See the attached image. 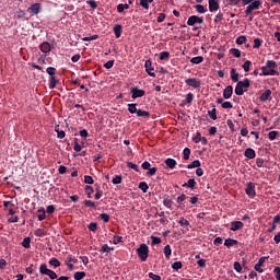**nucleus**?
Listing matches in <instances>:
<instances>
[{"label":"nucleus","mask_w":280,"mask_h":280,"mask_svg":"<svg viewBox=\"0 0 280 280\" xmlns=\"http://www.w3.org/2000/svg\"><path fill=\"white\" fill-rule=\"evenodd\" d=\"M275 69H277V61L268 60L266 66L261 67V75H279V72Z\"/></svg>","instance_id":"f257e3e1"},{"label":"nucleus","mask_w":280,"mask_h":280,"mask_svg":"<svg viewBox=\"0 0 280 280\" xmlns=\"http://www.w3.org/2000/svg\"><path fill=\"white\" fill-rule=\"evenodd\" d=\"M250 86V81L245 79L243 81H238L235 88V95H244L248 88Z\"/></svg>","instance_id":"f03ea898"},{"label":"nucleus","mask_w":280,"mask_h":280,"mask_svg":"<svg viewBox=\"0 0 280 280\" xmlns=\"http://www.w3.org/2000/svg\"><path fill=\"white\" fill-rule=\"evenodd\" d=\"M138 257L141 259V261L148 260V255L150 253V248L145 244H141L139 248L137 249Z\"/></svg>","instance_id":"7ed1b4c3"},{"label":"nucleus","mask_w":280,"mask_h":280,"mask_svg":"<svg viewBox=\"0 0 280 280\" xmlns=\"http://www.w3.org/2000/svg\"><path fill=\"white\" fill-rule=\"evenodd\" d=\"M259 8H261V0H255L254 2H250L245 10L246 16H250L254 10H259Z\"/></svg>","instance_id":"20e7f679"},{"label":"nucleus","mask_w":280,"mask_h":280,"mask_svg":"<svg viewBox=\"0 0 280 280\" xmlns=\"http://www.w3.org/2000/svg\"><path fill=\"white\" fill-rule=\"evenodd\" d=\"M130 93H131L132 100H137V98L143 97V95H145V91L140 90V89L137 88V86L131 88V89H130Z\"/></svg>","instance_id":"39448f33"},{"label":"nucleus","mask_w":280,"mask_h":280,"mask_svg":"<svg viewBox=\"0 0 280 280\" xmlns=\"http://www.w3.org/2000/svg\"><path fill=\"white\" fill-rule=\"evenodd\" d=\"M196 23L201 25V23H205V19L197 16V15H191L190 18H188L187 25H189L191 27V26L196 25Z\"/></svg>","instance_id":"423d86ee"},{"label":"nucleus","mask_w":280,"mask_h":280,"mask_svg":"<svg viewBox=\"0 0 280 280\" xmlns=\"http://www.w3.org/2000/svg\"><path fill=\"white\" fill-rule=\"evenodd\" d=\"M185 83L187 86H190L191 89H200V80L195 79V78H188L185 80Z\"/></svg>","instance_id":"0eeeda50"},{"label":"nucleus","mask_w":280,"mask_h":280,"mask_svg":"<svg viewBox=\"0 0 280 280\" xmlns=\"http://www.w3.org/2000/svg\"><path fill=\"white\" fill-rule=\"evenodd\" d=\"M144 67L148 75H150L151 78H156V73H154V68L152 67V61L147 60Z\"/></svg>","instance_id":"6e6552de"},{"label":"nucleus","mask_w":280,"mask_h":280,"mask_svg":"<svg viewBox=\"0 0 280 280\" xmlns=\"http://www.w3.org/2000/svg\"><path fill=\"white\" fill-rule=\"evenodd\" d=\"M245 194L249 196L250 198H255V184L253 182H249L247 184V187L245 189Z\"/></svg>","instance_id":"1a4fd4ad"},{"label":"nucleus","mask_w":280,"mask_h":280,"mask_svg":"<svg viewBox=\"0 0 280 280\" xmlns=\"http://www.w3.org/2000/svg\"><path fill=\"white\" fill-rule=\"evenodd\" d=\"M208 3L210 12H218L220 10V3L218 0H208Z\"/></svg>","instance_id":"9d476101"},{"label":"nucleus","mask_w":280,"mask_h":280,"mask_svg":"<svg viewBox=\"0 0 280 280\" xmlns=\"http://www.w3.org/2000/svg\"><path fill=\"white\" fill-rule=\"evenodd\" d=\"M233 96V85H228L223 91L224 100H231Z\"/></svg>","instance_id":"9b49d317"},{"label":"nucleus","mask_w":280,"mask_h":280,"mask_svg":"<svg viewBox=\"0 0 280 280\" xmlns=\"http://www.w3.org/2000/svg\"><path fill=\"white\" fill-rule=\"evenodd\" d=\"M39 49L43 54H49L51 51V44L44 42L39 45Z\"/></svg>","instance_id":"f8f14e48"},{"label":"nucleus","mask_w":280,"mask_h":280,"mask_svg":"<svg viewBox=\"0 0 280 280\" xmlns=\"http://www.w3.org/2000/svg\"><path fill=\"white\" fill-rule=\"evenodd\" d=\"M244 229V223L242 221H234L231 223V231H240Z\"/></svg>","instance_id":"ddd939ff"},{"label":"nucleus","mask_w":280,"mask_h":280,"mask_svg":"<svg viewBox=\"0 0 280 280\" xmlns=\"http://www.w3.org/2000/svg\"><path fill=\"white\" fill-rule=\"evenodd\" d=\"M272 95V91L270 90H266L260 96H259V101L260 102H268V100H270V96Z\"/></svg>","instance_id":"4468645a"},{"label":"nucleus","mask_w":280,"mask_h":280,"mask_svg":"<svg viewBox=\"0 0 280 280\" xmlns=\"http://www.w3.org/2000/svg\"><path fill=\"white\" fill-rule=\"evenodd\" d=\"M73 264H78V259L73 257H68V260L66 261V266H68L69 270H73Z\"/></svg>","instance_id":"2eb2a0df"},{"label":"nucleus","mask_w":280,"mask_h":280,"mask_svg":"<svg viewBox=\"0 0 280 280\" xmlns=\"http://www.w3.org/2000/svg\"><path fill=\"white\" fill-rule=\"evenodd\" d=\"M165 165H167L170 170H174V167H176V160L168 158L165 160Z\"/></svg>","instance_id":"dca6fc26"},{"label":"nucleus","mask_w":280,"mask_h":280,"mask_svg":"<svg viewBox=\"0 0 280 280\" xmlns=\"http://www.w3.org/2000/svg\"><path fill=\"white\" fill-rule=\"evenodd\" d=\"M245 156H246V159H255V156H257V154L255 153V150L248 148L245 150Z\"/></svg>","instance_id":"f3484780"},{"label":"nucleus","mask_w":280,"mask_h":280,"mask_svg":"<svg viewBox=\"0 0 280 280\" xmlns=\"http://www.w3.org/2000/svg\"><path fill=\"white\" fill-rule=\"evenodd\" d=\"M31 12H33V14H39L40 12V3H34L30 7Z\"/></svg>","instance_id":"a211bd4d"},{"label":"nucleus","mask_w":280,"mask_h":280,"mask_svg":"<svg viewBox=\"0 0 280 280\" xmlns=\"http://www.w3.org/2000/svg\"><path fill=\"white\" fill-rule=\"evenodd\" d=\"M237 244V240H233V238H226L224 242V246H226V248H231V246H236Z\"/></svg>","instance_id":"6ab92c4d"},{"label":"nucleus","mask_w":280,"mask_h":280,"mask_svg":"<svg viewBox=\"0 0 280 280\" xmlns=\"http://www.w3.org/2000/svg\"><path fill=\"white\" fill-rule=\"evenodd\" d=\"M136 115L137 117H143L144 119H148V117H150V112L138 109V112H136Z\"/></svg>","instance_id":"aec40b11"},{"label":"nucleus","mask_w":280,"mask_h":280,"mask_svg":"<svg viewBox=\"0 0 280 280\" xmlns=\"http://www.w3.org/2000/svg\"><path fill=\"white\" fill-rule=\"evenodd\" d=\"M231 80L232 82H240V73L235 69L231 70Z\"/></svg>","instance_id":"412c9836"},{"label":"nucleus","mask_w":280,"mask_h":280,"mask_svg":"<svg viewBox=\"0 0 280 280\" xmlns=\"http://www.w3.org/2000/svg\"><path fill=\"white\" fill-rule=\"evenodd\" d=\"M154 0H140V5L144 10H150V3H152Z\"/></svg>","instance_id":"4be33fe9"},{"label":"nucleus","mask_w":280,"mask_h":280,"mask_svg":"<svg viewBox=\"0 0 280 280\" xmlns=\"http://www.w3.org/2000/svg\"><path fill=\"white\" fill-rule=\"evenodd\" d=\"M114 34H115L116 38H121V25L116 24L114 26Z\"/></svg>","instance_id":"5701e85b"},{"label":"nucleus","mask_w":280,"mask_h":280,"mask_svg":"<svg viewBox=\"0 0 280 280\" xmlns=\"http://www.w3.org/2000/svg\"><path fill=\"white\" fill-rule=\"evenodd\" d=\"M205 58L202 56H197L190 59V62L192 65H200L201 62H203Z\"/></svg>","instance_id":"b1692460"},{"label":"nucleus","mask_w":280,"mask_h":280,"mask_svg":"<svg viewBox=\"0 0 280 280\" xmlns=\"http://www.w3.org/2000/svg\"><path fill=\"white\" fill-rule=\"evenodd\" d=\"M195 10L198 14H205L207 12V9L202 4H196Z\"/></svg>","instance_id":"393cba45"},{"label":"nucleus","mask_w":280,"mask_h":280,"mask_svg":"<svg viewBox=\"0 0 280 280\" xmlns=\"http://www.w3.org/2000/svg\"><path fill=\"white\" fill-rule=\"evenodd\" d=\"M139 189H141V191H142L143 194H148V189H150V187L148 186V183L141 182V183L139 184Z\"/></svg>","instance_id":"a878e982"},{"label":"nucleus","mask_w":280,"mask_h":280,"mask_svg":"<svg viewBox=\"0 0 280 280\" xmlns=\"http://www.w3.org/2000/svg\"><path fill=\"white\" fill-rule=\"evenodd\" d=\"M51 271V269H49V268H47V265H40V267H39V272H40V275H48V272H50Z\"/></svg>","instance_id":"bb28decb"},{"label":"nucleus","mask_w":280,"mask_h":280,"mask_svg":"<svg viewBox=\"0 0 280 280\" xmlns=\"http://www.w3.org/2000/svg\"><path fill=\"white\" fill-rule=\"evenodd\" d=\"M196 167H200V162L199 160L192 161L190 164L187 165V170H194Z\"/></svg>","instance_id":"cd10ccee"},{"label":"nucleus","mask_w":280,"mask_h":280,"mask_svg":"<svg viewBox=\"0 0 280 280\" xmlns=\"http://www.w3.org/2000/svg\"><path fill=\"white\" fill-rule=\"evenodd\" d=\"M164 255L166 259H170V257H172V247L170 245L164 246Z\"/></svg>","instance_id":"c85d7f7f"},{"label":"nucleus","mask_w":280,"mask_h":280,"mask_svg":"<svg viewBox=\"0 0 280 280\" xmlns=\"http://www.w3.org/2000/svg\"><path fill=\"white\" fill-rule=\"evenodd\" d=\"M183 187H189L190 189H194L196 187V179H188L187 183L183 184Z\"/></svg>","instance_id":"c756f323"},{"label":"nucleus","mask_w":280,"mask_h":280,"mask_svg":"<svg viewBox=\"0 0 280 280\" xmlns=\"http://www.w3.org/2000/svg\"><path fill=\"white\" fill-rule=\"evenodd\" d=\"M84 277H86V272H84V271H77L74 273V280H82V279H84Z\"/></svg>","instance_id":"7c9ffc66"},{"label":"nucleus","mask_w":280,"mask_h":280,"mask_svg":"<svg viewBox=\"0 0 280 280\" xmlns=\"http://www.w3.org/2000/svg\"><path fill=\"white\" fill-rule=\"evenodd\" d=\"M128 110L131 115H135L139 109H137V104H128Z\"/></svg>","instance_id":"2f4dec72"},{"label":"nucleus","mask_w":280,"mask_h":280,"mask_svg":"<svg viewBox=\"0 0 280 280\" xmlns=\"http://www.w3.org/2000/svg\"><path fill=\"white\" fill-rule=\"evenodd\" d=\"M49 265L54 266V268H60V260H58V258H51Z\"/></svg>","instance_id":"473e14b6"},{"label":"nucleus","mask_w":280,"mask_h":280,"mask_svg":"<svg viewBox=\"0 0 280 280\" xmlns=\"http://www.w3.org/2000/svg\"><path fill=\"white\" fill-rule=\"evenodd\" d=\"M56 84H58V80H56V77L49 78V89H56Z\"/></svg>","instance_id":"72a5a7b5"},{"label":"nucleus","mask_w":280,"mask_h":280,"mask_svg":"<svg viewBox=\"0 0 280 280\" xmlns=\"http://www.w3.org/2000/svg\"><path fill=\"white\" fill-rule=\"evenodd\" d=\"M230 51H231L232 56H234V58L242 57V51H240V49H237V48H232Z\"/></svg>","instance_id":"f704fd0d"},{"label":"nucleus","mask_w":280,"mask_h":280,"mask_svg":"<svg viewBox=\"0 0 280 280\" xmlns=\"http://www.w3.org/2000/svg\"><path fill=\"white\" fill-rule=\"evenodd\" d=\"M184 161H189V155L191 154V150L189 148H185L183 151Z\"/></svg>","instance_id":"c9c22d12"},{"label":"nucleus","mask_w":280,"mask_h":280,"mask_svg":"<svg viewBox=\"0 0 280 280\" xmlns=\"http://www.w3.org/2000/svg\"><path fill=\"white\" fill-rule=\"evenodd\" d=\"M160 60H168L170 59V52L168 51H162L159 55Z\"/></svg>","instance_id":"e433bc0d"},{"label":"nucleus","mask_w":280,"mask_h":280,"mask_svg":"<svg viewBox=\"0 0 280 280\" xmlns=\"http://www.w3.org/2000/svg\"><path fill=\"white\" fill-rule=\"evenodd\" d=\"M208 115H209L210 119H213V121H215V119H218V114H217L215 108H213L212 110H209Z\"/></svg>","instance_id":"4c0bfd02"},{"label":"nucleus","mask_w":280,"mask_h":280,"mask_svg":"<svg viewBox=\"0 0 280 280\" xmlns=\"http://www.w3.org/2000/svg\"><path fill=\"white\" fill-rule=\"evenodd\" d=\"M37 218H38L39 222H43V220H45V218H46L45 210H38Z\"/></svg>","instance_id":"58836bf2"},{"label":"nucleus","mask_w":280,"mask_h":280,"mask_svg":"<svg viewBox=\"0 0 280 280\" xmlns=\"http://www.w3.org/2000/svg\"><path fill=\"white\" fill-rule=\"evenodd\" d=\"M246 43V36L241 35L236 38V45H244Z\"/></svg>","instance_id":"ea45409f"},{"label":"nucleus","mask_w":280,"mask_h":280,"mask_svg":"<svg viewBox=\"0 0 280 280\" xmlns=\"http://www.w3.org/2000/svg\"><path fill=\"white\" fill-rule=\"evenodd\" d=\"M172 268H173V270H180V268H183V262L175 261L172 264Z\"/></svg>","instance_id":"a19ab883"},{"label":"nucleus","mask_w":280,"mask_h":280,"mask_svg":"<svg viewBox=\"0 0 280 280\" xmlns=\"http://www.w3.org/2000/svg\"><path fill=\"white\" fill-rule=\"evenodd\" d=\"M250 65H252V62L248 60L243 63V69L245 71V73H248L250 71Z\"/></svg>","instance_id":"79ce46f5"},{"label":"nucleus","mask_w":280,"mask_h":280,"mask_svg":"<svg viewBox=\"0 0 280 280\" xmlns=\"http://www.w3.org/2000/svg\"><path fill=\"white\" fill-rule=\"evenodd\" d=\"M127 167H129V170H133L135 172H139V166L132 162H128Z\"/></svg>","instance_id":"37998d69"},{"label":"nucleus","mask_w":280,"mask_h":280,"mask_svg":"<svg viewBox=\"0 0 280 280\" xmlns=\"http://www.w3.org/2000/svg\"><path fill=\"white\" fill-rule=\"evenodd\" d=\"M46 73H48V75H50V78H54V75L56 74V68L54 67H48L46 69Z\"/></svg>","instance_id":"c03bdc74"},{"label":"nucleus","mask_w":280,"mask_h":280,"mask_svg":"<svg viewBox=\"0 0 280 280\" xmlns=\"http://www.w3.org/2000/svg\"><path fill=\"white\" fill-rule=\"evenodd\" d=\"M84 183H85V185H93L95 182L93 180L92 176L85 175Z\"/></svg>","instance_id":"a18cd8bd"},{"label":"nucleus","mask_w":280,"mask_h":280,"mask_svg":"<svg viewBox=\"0 0 280 280\" xmlns=\"http://www.w3.org/2000/svg\"><path fill=\"white\" fill-rule=\"evenodd\" d=\"M129 8H130L129 4H118L117 11L121 13V12H124V10H128Z\"/></svg>","instance_id":"49530a36"},{"label":"nucleus","mask_w":280,"mask_h":280,"mask_svg":"<svg viewBox=\"0 0 280 280\" xmlns=\"http://www.w3.org/2000/svg\"><path fill=\"white\" fill-rule=\"evenodd\" d=\"M115 248L104 244L101 248V253H109L110 250H114Z\"/></svg>","instance_id":"de8ad7c7"},{"label":"nucleus","mask_w":280,"mask_h":280,"mask_svg":"<svg viewBox=\"0 0 280 280\" xmlns=\"http://www.w3.org/2000/svg\"><path fill=\"white\" fill-rule=\"evenodd\" d=\"M97 38H100L98 35H92L90 37H83L82 40L85 42V43L86 42L90 43V40H97Z\"/></svg>","instance_id":"09e8293b"},{"label":"nucleus","mask_w":280,"mask_h":280,"mask_svg":"<svg viewBox=\"0 0 280 280\" xmlns=\"http://www.w3.org/2000/svg\"><path fill=\"white\" fill-rule=\"evenodd\" d=\"M22 246H23V248H30V246H31L30 237H26V238L23 240Z\"/></svg>","instance_id":"8fccbe9b"},{"label":"nucleus","mask_w":280,"mask_h":280,"mask_svg":"<svg viewBox=\"0 0 280 280\" xmlns=\"http://www.w3.org/2000/svg\"><path fill=\"white\" fill-rule=\"evenodd\" d=\"M259 47H261V39L260 38H255L254 39V49H259Z\"/></svg>","instance_id":"3c124183"},{"label":"nucleus","mask_w":280,"mask_h":280,"mask_svg":"<svg viewBox=\"0 0 280 280\" xmlns=\"http://www.w3.org/2000/svg\"><path fill=\"white\" fill-rule=\"evenodd\" d=\"M201 139H202V135L200 132H197L196 136L192 138V141L195 143H200Z\"/></svg>","instance_id":"603ef678"},{"label":"nucleus","mask_w":280,"mask_h":280,"mask_svg":"<svg viewBox=\"0 0 280 280\" xmlns=\"http://www.w3.org/2000/svg\"><path fill=\"white\" fill-rule=\"evenodd\" d=\"M112 183H113L114 185H121V176L116 175V176L113 178Z\"/></svg>","instance_id":"864d4df0"},{"label":"nucleus","mask_w":280,"mask_h":280,"mask_svg":"<svg viewBox=\"0 0 280 280\" xmlns=\"http://www.w3.org/2000/svg\"><path fill=\"white\" fill-rule=\"evenodd\" d=\"M221 106L224 109H231V108H233V103H231V102H223Z\"/></svg>","instance_id":"5fc2aeb1"},{"label":"nucleus","mask_w":280,"mask_h":280,"mask_svg":"<svg viewBox=\"0 0 280 280\" xmlns=\"http://www.w3.org/2000/svg\"><path fill=\"white\" fill-rule=\"evenodd\" d=\"M88 229H89V231H93V232L97 231V223H95V222L90 223L88 225Z\"/></svg>","instance_id":"6e6d98bb"},{"label":"nucleus","mask_w":280,"mask_h":280,"mask_svg":"<svg viewBox=\"0 0 280 280\" xmlns=\"http://www.w3.org/2000/svg\"><path fill=\"white\" fill-rule=\"evenodd\" d=\"M163 205H164V207H166V209H172L173 202L170 199H164Z\"/></svg>","instance_id":"4d7b16f0"},{"label":"nucleus","mask_w":280,"mask_h":280,"mask_svg":"<svg viewBox=\"0 0 280 280\" xmlns=\"http://www.w3.org/2000/svg\"><path fill=\"white\" fill-rule=\"evenodd\" d=\"M191 102H194V94L192 93H188L186 95V104H191Z\"/></svg>","instance_id":"13d9d810"},{"label":"nucleus","mask_w":280,"mask_h":280,"mask_svg":"<svg viewBox=\"0 0 280 280\" xmlns=\"http://www.w3.org/2000/svg\"><path fill=\"white\" fill-rule=\"evenodd\" d=\"M151 241L153 245L161 244V237L159 236H151Z\"/></svg>","instance_id":"bf43d9fd"},{"label":"nucleus","mask_w":280,"mask_h":280,"mask_svg":"<svg viewBox=\"0 0 280 280\" xmlns=\"http://www.w3.org/2000/svg\"><path fill=\"white\" fill-rule=\"evenodd\" d=\"M277 135H278L277 131H270L268 133V137H269L270 141H275V139H277Z\"/></svg>","instance_id":"052dcab7"},{"label":"nucleus","mask_w":280,"mask_h":280,"mask_svg":"<svg viewBox=\"0 0 280 280\" xmlns=\"http://www.w3.org/2000/svg\"><path fill=\"white\" fill-rule=\"evenodd\" d=\"M234 270L242 272V264H240V261L234 262Z\"/></svg>","instance_id":"680f3d73"},{"label":"nucleus","mask_w":280,"mask_h":280,"mask_svg":"<svg viewBox=\"0 0 280 280\" xmlns=\"http://www.w3.org/2000/svg\"><path fill=\"white\" fill-rule=\"evenodd\" d=\"M179 224H180V226H189V222L185 218H182L179 220Z\"/></svg>","instance_id":"e2e57ef3"},{"label":"nucleus","mask_w":280,"mask_h":280,"mask_svg":"<svg viewBox=\"0 0 280 280\" xmlns=\"http://www.w3.org/2000/svg\"><path fill=\"white\" fill-rule=\"evenodd\" d=\"M149 277L152 279V280H161V276L156 275V273H153V272H150L149 273Z\"/></svg>","instance_id":"0e129e2a"},{"label":"nucleus","mask_w":280,"mask_h":280,"mask_svg":"<svg viewBox=\"0 0 280 280\" xmlns=\"http://www.w3.org/2000/svg\"><path fill=\"white\" fill-rule=\"evenodd\" d=\"M84 205H85V207H90L91 209H94V207H95V203L91 200H85Z\"/></svg>","instance_id":"69168bd1"},{"label":"nucleus","mask_w":280,"mask_h":280,"mask_svg":"<svg viewBox=\"0 0 280 280\" xmlns=\"http://www.w3.org/2000/svg\"><path fill=\"white\" fill-rule=\"evenodd\" d=\"M101 220H103V222H108L110 220V217L106 213H102L101 214Z\"/></svg>","instance_id":"338daca9"},{"label":"nucleus","mask_w":280,"mask_h":280,"mask_svg":"<svg viewBox=\"0 0 280 280\" xmlns=\"http://www.w3.org/2000/svg\"><path fill=\"white\" fill-rule=\"evenodd\" d=\"M273 272H275V275H276V279H277V280H280V267H276V268L273 269Z\"/></svg>","instance_id":"774afa93"}]
</instances>
